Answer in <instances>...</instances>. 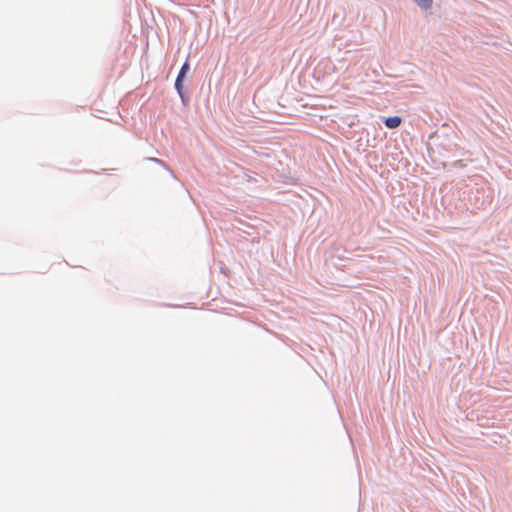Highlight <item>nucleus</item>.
Listing matches in <instances>:
<instances>
[{
    "label": "nucleus",
    "instance_id": "1",
    "mask_svg": "<svg viewBox=\"0 0 512 512\" xmlns=\"http://www.w3.org/2000/svg\"><path fill=\"white\" fill-rule=\"evenodd\" d=\"M174 88L177 91L183 104L188 102V97L184 93V80L180 78L175 79Z\"/></svg>",
    "mask_w": 512,
    "mask_h": 512
},
{
    "label": "nucleus",
    "instance_id": "2",
    "mask_svg": "<svg viewBox=\"0 0 512 512\" xmlns=\"http://www.w3.org/2000/svg\"><path fill=\"white\" fill-rule=\"evenodd\" d=\"M384 124L389 129H395L400 126L402 118L400 116H389L384 119Z\"/></svg>",
    "mask_w": 512,
    "mask_h": 512
},
{
    "label": "nucleus",
    "instance_id": "3",
    "mask_svg": "<svg viewBox=\"0 0 512 512\" xmlns=\"http://www.w3.org/2000/svg\"><path fill=\"white\" fill-rule=\"evenodd\" d=\"M190 70V65H189V62L188 60H186L183 65L181 66L178 74H177V77L176 78H180V79H183L185 80L186 76H187V73L189 72Z\"/></svg>",
    "mask_w": 512,
    "mask_h": 512
},
{
    "label": "nucleus",
    "instance_id": "4",
    "mask_svg": "<svg viewBox=\"0 0 512 512\" xmlns=\"http://www.w3.org/2000/svg\"><path fill=\"white\" fill-rule=\"evenodd\" d=\"M418 7L423 10H428L433 5V0H412Z\"/></svg>",
    "mask_w": 512,
    "mask_h": 512
},
{
    "label": "nucleus",
    "instance_id": "5",
    "mask_svg": "<svg viewBox=\"0 0 512 512\" xmlns=\"http://www.w3.org/2000/svg\"><path fill=\"white\" fill-rule=\"evenodd\" d=\"M152 161H155V162H158V163H162V161L160 159H157V158H151Z\"/></svg>",
    "mask_w": 512,
    "mask_h": 512
}]
</instances>
